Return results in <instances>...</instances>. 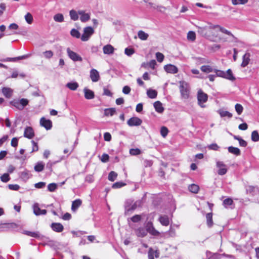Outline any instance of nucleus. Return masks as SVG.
Masks as SVG:
<instances>
[{
	"label": "nucleus",
	"instance_id": "obj_24",
	"mask_svg": "<svg viewBox=\"0 0 259 259\" xmlns=\"http://www.w3.org/2000/svg\"><path fill=\"white\" fill-rule=\"evenodd\" d=\"M154 107L155 110L158 113H162L164 111V108L162 106V103L160 101H156L154 102Z\"/></svg>",
	"mask_w": 259,
	"mask_h": 259
},
{
	"label": "nucleus",
	"instance_id": "obj_41",
	"mask_svg": "<svg viewBox=\"0 0 259 259\" xmlns=\"http://www.w3.org/2000/svg\"><path fill=\"white\" fill-rule=\"evenodd\" d=\"M117 177V174L114 171H111L108 175V179L111 182L114 181Z\"/></svg>",
	"mask_w": 259,
	"mask_h": 259
},
{
	"label": "nucleus",
	"instance_id": "obj_1",
	"mask_svg": "<svg viewBox=\"0 0 259 259\" xmlns=\"http://www.w3.org/2000/svg\"><path fill=\"white\" fill-rule=\"evenodd\" d=\"M142 205V201L141 200L135 202L132 199L127 200L124 204L125 214L126 215L131 214L137 208L141 207Z\"/></svg>",
	"mask_w": 259,
	"mask_h": 259
},
{
	"label": "nucleus",
	"instance_id": "obj_23",
	"mask_svg": "<svg viewBox=\"0 0 259 259\" xmlns=\"http://www.w3.org/2000/svg\"><path fill=\"white\" fill-rule=\"evenodd\" d=\"M31 56V54H27L19 56L15 58H7L6 59L2 60V61H15L18 60L25 59L29 58Z\"/></svg>",
	"mask_w": 259,
	"mask_h": 259
},
{
	"label": "nucleus",
	"instance_id": "obj_8",
	"mask_svg": "<svg viewBox=\"0 0 259 259\" xmlns=\"http://www.w3.org/2000/svg\"><path fill=\"white\" fill-rule=\"evenodd\" d=\"M67 53L69 57L74 61H82V58L75 52L71 51L69 48L67 49Z\"/></svg>",
	"mask_w": 259,
	"mask_h": 259
},
{
	"label": "nucleus",
	"instance_id": "obj_11",
	"mask_svg": "<svg viewBox=\"0 0 259 259\" xmlns=\"http://www.w3.org/2000/svg\"><path fill=\"white\" fill-rule=\"evenodd\" d=\"M40 124L44 127L47 130H50L52 127V122L49 119H46L44 117L41 118L40 120Z\"/></svg>",
	"mask_w": 259,
	"mask_h": 259
},
{
	"label": "nucleus",
	"instance_id": "obj_25",
	"mask_svg": "<svg viewBox=\"0 0 259 259\" xmlns=\"http://www.w3.org/2000/svg\"><path fill=\"white\" fill-rule=\"evenodd\" d=\"M2 91L4 95L7 98H10L12 95L13 90L9 88L4 87L2 89Z\"/></svg>",
	"mask_w": 259,
	"mask_h": 259
},
{
	"label": "nucleus",
	"instance_id": "obj_58",
	"mask_svg": "<svg viewBox=\"0 0 259 259\" xmlns=\"http://www.w3.org/2000/svg\"><path fill=\"white\" fill-rule=\"evenodd\" d=\"M156 57L159 62H161L163 60L164 55L161 53L157 52L156 53Z\"/></svg>",
	"mask_w": 259,
	"mask_h": 259
},
{
	"label": "nucleus",
	"instance_id": "obj_16",
	"mask_svg": "<svg viewBox=\"0 0 259 259\" xmlns=\"http://www.w3.org/2000/svg\"><path fill=\"white\" fill-rule=\"evenodd\" d=\"M90 77L92 81L97 82L100 79V75L98 71L95 69H92L90 71Z\"/></svg>",
	"mask_w": 259,
	"mask_h": 259
},
{
	"label": "nucleus",
	"instance_id": "obj_10",
	"mask_svg": "<svg viewBox=\"0 0 259 259\" xmlns=\"http://www.w3.org/2000/svg\"><path fill=\"white\" fill-rule=\"evenodd\" d=\"M142 121L137 117L131 118L127 122V124L130 126H139L141 124Z\"/></svg>",
	"mask_w": 259,
	"mask_h": 259
},
{
	"label": "nucleus",
	"instance_id": "obj_33",
	"mask_svg": "<svg viewBox=\"0 0 259 259\" xmlns=\"http://www.w3.org/2000/svg\"><path fill=\"white\" fill-rule=\"evenodd\" d=\"M201 70L205 73L214 72V69L209 65H203L201 67Z\"/></svg>",
	"mask_w": 259,
	"mask_h": 259
},
{
	"label": "nucleus",
	"instance_id": "obj_59",
	"mask_svg": "<svg viewBox=\"0 0 259 259\" xmlns=\"http://www.w3.org/2000/svg\"><path fill=\"white\" fill-rule=\"evenodd\" d=\"M125 54L128 56H131L134 53V50L132 48H126L124 50Z\"/></svg>",
	"mask_w": 259,
	"mask_h": 259
},
{
	"label": "nucleus",
	"instance_id": "obj_52",
	"mask_svg": "<svg viewBox=\"0 0 259 259\" xmlns=\"http://www.w3.org/2000/svg\"><path fill=\"white\" fill-rule=\"evenodd\" d=\"M248 2V0H232V3L234 5H244Z\"/></svg>",
	"mask_w": 259,
	"mask_h": 259
},
{
	"label": "nucleus",
	"instance_id": "obj_9",
	"mask_svg": "<svg viewBox=\"0 0 259 259\" xmlns=\"http://www.w3.org/2000/svg\"><path fill=\"white\" fill-rule=\"evenodd\" d=\"M217 167L219 168L218 174L219 175L223 176L225 175L227 172L226 165L222 161H218L217 162Z\"/></svg>",
	"mask_w": 259,
	"mask_h": 259
},
{
	"label": "nucleus",
	"instance_id": "obj_18",
	"mask_svg": "<svg viewBox=\"0 0 259 259\" xmlns=\"http://www.w3.org/2000/svg\"><path fill=\"white\" fill-rule=\"evenodd\" d=\"M136 235L139 237H144L147 235V231L143 227H139L135 229Z\"/></svg>",
	"mask_w": 259,
	"mask_h": 259
},
{
	"label": "nucleus",
	"instance_id": "obj_22",
	"mask_svg": "<svg viewBox=\"0 0 259 259\" xmlns=\"http://www.w3.org/2000/svg\"><path fill=\"white\" fill-rule=\"evenodd\" d=\"M250 54L249 53H246L243 56L242 62L241 63V66L245 67L246 66L250 61Z\"/></svg>",
	"mask_w": 259,
	"mask_h": 259
},
{
	"label": "nucleus",
	"instance_id": "obj_20",
	"mask_svg": "<svg viewBox=\"0 0 259 259\" xmlns=\"http://www.w3.org/2000/svg\"><path fill=\"white\" fill-rule=\"evenodd\" d=\"M103 50L105 54L111 55L114 53V48L111 45H107L104 46Z\"/></svg>",
	"mask_w": 259,
	"mask_h": 259
},
{
	"label": "nucleus",
	"instance_id": "obj_54",
	"mask_svg": "<svg viewBox=\"0 0 259 259\" xmlns=\"http://www.w3.org/2000/svg\"><path fill=\"white\" fill-rule=\"evenodd\" d=\"M168 130L165 126H162L160 129V134L163 137H165L168 134Z\"/></svg>",
	"mask_w": 259,
	"mask_h": 259
},
{
	"label": "nucleus",
	"instance_id": "obj_29",
	"mask_svg": "<svg viewBox=\"0 0 259 259\" xmlns=\"http://www.w3.org/2000/svg\"><path fill=\"white\" fill-rule=\"evenodd\" d=\"M138 36L140 39L142 40H146L147 39L149 34L145 33L143 30H140L138 32Z\"/></svg>",
	"mask_w": 259,
	"mask_h": 259
},
{
	"label": "nucleus",
	"instance_id": "obj_26",
	"mask_svg": "<svg viewBox=\"0 0 259 259\" xmlns=\"http://www.w3.org/2000/svg\"><path fill=\"white\" fill-rule=\"evenodd\" d=\"M82 201L80 199H76L72 203L71 209L75 211L81 204Z\"/></svg>",
	"mask_w": 259,
	"mask_h": 259
},
{
	"label": "nucleus",
	"instance_id": "obj_19",
	"mask_svg": "<svg viewBox=\"0 0 259 259\" xmlns=\"http://www.w3.org/2000/svg\"><path fill=\"white\" fill-rule=\"evenodd\" d=\"M158 220L163 226H167L169 224V220L168 217L166 215H160Z\"/></svg>",
	"mask_w": 259,
	"mask_h": 259
},
{
	"label": "nucleus",
	"instance_id": "obj_3",
	"mask_svg": "<svg viewBox=\"0 0 259 259\" xmlns=\"http://www.w3.org/2000/svg\"><path fill=\"white\" fill-rule=\"evenodd\" d=\"M180 91L181 96L184 99H188L189 96L190 88L188 83L185 81H180Z\"/></svg>",
	"mask_w": 259,
	"mask_h": 259
},
{
	"label": "nucleus",
	"instance_id": "obj_21",
	"mask_svg": "<svg viewBox=\"0 0 259 259\" xmlns=\"http://www.w3.org/2000/svg\"><path fill=\"white\" fill-rule=\"evenodd\" d=\"M83 92L84 93V97L85 99L90 100L94 98L95 94L93 91L85 88L83 89Z\"/></svg>",
	"mask_w": 259,
	"mask_h": 259
},
{
	"label": "nucleus",
	"instance_id": "obj_39",
	"mask_svg": "<svg viewBox=\"0 0 259 259\" xmlns=\"http://www.w3.org/2000/svg\"><path fill=\"white\" fill-rule=\"evenodd\" d=\"M25 234L28 236L35 238H39L40 237V234L38 232H31V231H26Z\"/></svg>",
	"mask_w": 259,
	"mask_h": 259
},
{
	"label": "nucleus",
	"instance_id": "obj_12",
	"mask_svg": "<svg viewBox=\"0 0 259 259\" xmlns=\"http://www.w3.org/2000/svg\"><path fill=\"white\" fill-rule=\"evenodd\" d=\"M164 70L169 73L175 74L178 72V68L174 65L167 64L164 66Z\"/></svg>",
	"mask_w": 259,
	"mask_h": 259
},
{
	"label": "nucleus",
	"instance_id": "obj_46",
	"mask_svg": "<svg viewBox=\"0 0 259 259\" xmlns=\"http://www.w3.org/2000/svg\"><path fill=\"white\" fill-rule=\"evenodd\" d=\"M25 20L29 24H32L33 20L32 15L30 13H27L25 16Z\"/></svg>",
	"mask_w": 259,
	"mask_h": 259
},
{
	"label": "nucleus",
	"instance_id": "obj_40",
	"mask_svg": "<svg viewBox=\"0 0 259 259\" xmlns=\"http://www.w3.org/2000/svg\"><path fill=\"white\" fill-rule=\"evenodd\" d=\"M53 18L56 22H62L64 21V16L60 13L55 15Z\"/></svg>",
	"mask_w": 259,
	"mask_h": 259
},
{
	"label": "nucleus",
	"instance_id": "obj_50",
	"mask_svg": "<svg viewBox=\"0 0 259 259\" xmlns=\"http://www.w3.org/2000/svg\"><path fill=\"white\" fill-rule=\"evenodd\" d=\"M167 234L170 237H175L176 235V233L175 231V229L171 226L170 227L169 230L166 232Z\"/></svg>",
	"mask_w": 259,
	"mask_h": 259
},
{
	"label": "nucleus",
	"instance_id": "obj_27",
	"mask_svg": "<svg viewBox=\"0 0 259 259\" xmlns=\"http://www.w3.org/2000/svg\"><path fill=\"white\" fill-rule=\"evenodd\" d=\"M158 257L159 253L156 250H153L151 248H150L148 251V258L149 259H154V257Z\"/></svg>",
	"mask_w": 259,
	"mask_h": 259
},
{
	"label": "nucleus",
	"instance_id": "obj_2",
	"mask_svg": "<svg viewBox=\"0 0 259 259\" xmlns=\"http://www.w3.org/2000/svg\"><path fill=\"white\" fill-rule=\"evenodd\" d=\"M214 72L215 73L217 76L221 77L232 81L235 79L232 70L230 69H228L226 72L218 69H214Z\"/></svg>",
	"mask_w": 259,
	"mask_h": 259
},
{
	"label": "nucleus",
	"instance_id": "obj_43",
	"mask_svg": "<svg viewBox=\"0 0 259 259\" xmlns=\"http://www.w3.org/2000/svg\"><path fill=\"white\" fill-rule=\"evenodd\" d=\"M251 140L253 142L259 141V134L257 131H253L251 133Z\"/></svg>",
	"mask_w": 259,
	"mask_h": 259
},
{
	"label": "nucleus",
	"instance_id": "obj_42",
	"mask_svg": "<svg viewBox=\"0 0 259 259\" xmlns=\"http://www.w3.org/2000/svg\"><path fill=\"white\" fill-rule=\"evenodd\" d=\"M141 216L140 215L136 214L132 217V218L128 219V222H130V220L134 223H138L141 220Z\"/></svg>",
	"mask_w": 259,
	"mask_h": 259
},
{
	"label": "nucleus",
	"instance_id": "obj_62",
	"mask_svg": "<svg viewBox=\"0 0 259 259\" xmlns=\"http://www.w3.org/2000/svg\"><path fill=\"white\" fill-rule=\"evenodd\" d=\"M103 91H104V93H103L104 95L107 96L109 97L112 96L113 94L111 92V91L109 89H108L106 87H104Z\"/></svg>",
	"mask_w": 259,
	"mask_h": 259
},
{
	"label": "nucleus",
	"instance_id": "obj_34",
	"mask_svg": "<svg viewBox=\"0 0 259 259\" xmlns=\"http://www.w3.org/2000/svg\"><path fill=\"white\" fill-rule=\"evenodd\" d=\"M116 112V109L114 108L106 109L104 110L105 116H113Z\"/></svg>",
	"mask_w": 259,
	"mask_h": 259
},
{
	"label": "nucleus",
	"instance_id": "obj_6",
	"mask_svg": "<svg viewBox=\"0 0 259 259\" xmlns=\"http://www.w3.org/2000/svg\"><path fill=\"white\" fill-rule=\"evenodd\" d=\"M94 32V30L91 27L89 26L85 27L83 29V33L81 36V40L83 41L88 40Z\"/></svg>",
	"mask_w": 259,
	"mask_h": 259
},
{
	"label": "nucleus",
	"instance_id": "obj_4",
	"mask_svg": "<svg viewBox=\"0 0 259 259\" xmlns=\"http://www.w3.org/2000/svg\"><path fill=\"white\" fill-rule=\"evenodd\" d=\"M197 98L198 104L201 108H205V105H204V103H206L208 100L207 95L204 93L201 90H199L197 92Z\"/></svg>",
	"mask_w": 259,
	"mask_h": 259
},
{
	"label": "nucleus",
	"instance_id": "obj_60",
	"mask_svg": "<svg viewBox=\"0 0 259 259\" xmlns=\"http://www.w3.org/2000/svg\"><path fill=\"white\" fill-rule=\"evenodd\" d=\"M8 187L10 190L15 191H17L20 188V186L17 184H9Z\"/></svg>",
	"mask_w": 259,
	"mask_h": 259
},
{
	"label": "nucleus",
	"instance_id": "obj_15",
	"mask_svg": "<svg viewBox=\"0 0 259 259\" xmlns=\"http://www.w3.org/2000/svg\"><path fill=\"white\" fill-rule=\"evenodd\" d=\"M24 136L29 139H32L34 136L33 130L31 127L27 126L25 128Z\"/></svg>",
	"mask_w": 259,
	"mask_h": 259
},
{
	"label": "nucleus",
	"instance_id": "obj_28",
	"mask_svg": "<svg viewBox=\"0 0 259 259\" xmlns=\"http://www.w3.org/2000/svg\"><path fill=\"white\" fill-rule=\"evenodd\" d=\"M228 149L230 153L234 154L237 156L240 155L241 154L240 150L238 148L230 146L228 147Z\"/></svg>",
	"mask_w": 259,
	"mask_h": 259
},
{
	"label": "nucleus",
	"instance_id": "obj_63",
	"mask_svg": "<svg viewBox=\"0 0 259 259\" xmlns=\"http://www.w3.org/2000/svg\"><path fill=\"white\" fill-rule=\"evenodd\" d=\"M233 200L231 198H227L224 200L223 203L225 206L231 205L233 203Z\"/></svg>",
	"mask_w": 259,
	"mask_h": 259
},
{
	"label": "nucleus",
	"instance_id": "obj_17",
	"mask_svg": "<svg viewBox=\"0 0 259 259\" xmlns=\"http://www.w3.org/2000/svg\"><path fill=\"white\" fill-rule=\"evenodd\" d=\"M33 212L36 215L46 214L47 213V210L46 209H40L37 203L33 205Z\"/></svg>",
	"mask_w": 259,
	"mask_h": 259
},
{
	"label": "nucleus",
	"instance_id": "obj_53",
	"mask_svg": "<svg viewBox=\"0 0 259 259\" xmlns=\"http://www.w3.org/2000/svg\"><path fill=\"white\" fill-rule=\"evenodd\" d=\"M219 30L222 32L225 33L228 35H230L234 38H235V36H234V35L230 31H228V30L226 29L225 28H223V27H222L221 26L220 27Z\"/></svg>",
	"mask_w": 259,
	"mask_h": 259
},
{
	"label": "nucleus",
	"instance_id": "obj_32",
	"mask_svg": "<svg viewBox=\"0 0 259 259\" xmlns=\"http://www.w3.org/2000/svg\"><path fill=\"white\" fill-rule=\"evenodd\" d=\"M45 167L44 163L42 162H38L34 166V170L37 172H40L43 170Z\"/></svg>",
	"mask_w": 259,
	"mask_h": 259
},
{
	"label": "nucleus",
	"instance_id": "obj_48",
	"mask_svg": "<svg viewBox=\"0 0 259 259\" xmlns=\"http://www.w3.org/2000/svg\"><path fill=\"white\" fill-rule=\"evenodd\" d=\"M0 179L3 182L7 183L10 181V177L9 176V174L5 173L1 176Z\"/></svg>",
	"mask_w": 259,
	"mask_h": 259
},
{
	"label": "nucleus",
	"instance_id": "obj_30",
	"mask_svg": "<svg viewBox=\"0 0 259 259\" xmlns=\"http://www.w3.org/2000/svg\"><path fill=\"white\" fill-rule=\"evenodd\" d=\"M78 13L74 10H71L69 12V15L71 20L76 21L78 19Z\"/></svg>",
	"mask_w": 259,
	"mask_h": 259
},
{
	"label": "nucleus",
	"instance_id": "obj_5",
	"mask_svg": "<svg viewBox=\"0 0 259 259\" xmlns=\"http://www.w3.org/2000/svg\"><path fill=\"white\" fill-rule=\"evenodd\" d=\"M10 104L20 110H22L28 105V100L26 99H21L20 100H14Z\"/></svg>",
	"mask_w": 259,
	"mask_h": 259
},
{
	"label": "nucleus",
	"instance_id": "obj_36",
	"mask_svg": "<svg viewBox=\"0 0 259 259\" xmlns=\"http://www.w3.org/2000/svg\"><path fill=\"white\" fill-rule=\"evenodd\" d=\"M66 87L72 91L76 90L78 87V84L76 82H68L66 84Z\"/></svg>",
	"mask_w": 259,
	"mask_h": 259
},
{
	"label": "nucleus",
	"instance_id": "obj_7",
	"mask_svg": "<svg viewBox=\"0 0 259 259\" xmlns=\"http://www.w3.org/2000/svg\"><path fill=\"white\" fill-rule=\"evenodd\" d=\"M145 227L147 233L149 232L150 234L153 236H158L159 234L158 231L154 228L151 222H147L146 224Z\"/></svg>",
	"mask_w": 259,
	"mask_h": 259
},
{
	"label": "nucleus",
	"instance_id": "obj_56",
	"mask_svg": "<svg viewBox=\"0 0 259 259\" xmlns=\"http://www.w3.org/2000/svg\"><path fill=\"white\" fill-rule=\"evenodd\" d=\"M125 185V183L121 182H116L112 185V188L114 189H117L122 187Z\"/></svg>",
	"mask_w": 259,
	"mask_h": 259
},
{
	"label": "nucleus",
	"instance_id": "obj_51",
	"mask_svg": "<svg viewBox=\"0 0 259 259\" xmlns=\"http://www.w3.org/2000/svg\"><path fill=\"white\" fill-rule=\"evenodd\" d=\"M70 34L73 37H76L77 38H78L80 37V34L79 32L75 29H72L71 30Z\"/></svg>",
	"mask_w": 259,
	"mask_h": 259
},
{
	"label": "nucleus",
	"instance_id": "obj_49",
	"mask_svg": "<svg viewBox=\"0 0 259 259\" xmlns=\"http://www.w3.org/2000/svg\"><path fill=\"white\" fill-rule=\"evenodd\" d=\"M235 109L238 115H240L243 110V106L240 104H236L235 106Z\"/></svg>",
	"mask_w": 259,
	"mask_h": 259
},
{
	"label": "nucleus",
	"instance_id": "obj_38",
	"mask_svg": "<svg viewBox=\"0 0 259 259\" xmlns=\"http://www.w3.org/2000/svg\"><path fill=\"white\" fill-rule=\"evenodd\" d=\"M206 220H207V224L208 227H210L212 226L213 221H212V213H208L206 215Z\"/></svg>",
	"mask_w": 259,
	"mask_h": 259
},
{
	"label": "nucleus",
	"instance_id": "obj_37",
	"mask_svg": "<svg viewBox=\"0 0 259 259\" xmlns=\"http://www.w3.org/2000/svg\"><path fill=\"white\" fill-rule=\"evenodd\" d=\"M188 189H189V190L190 192H191L192 193H197L199 191V187L197 185L191 184V185H189Z\"/></svg>",
	"mask_w": 259,
	"mask_h": 259
},
{
	"label": "nucleus",
	"instance_id": "obj_61",
	"mask_svg": "<svg viewBox=\"0 0 259 259\" xmlns=\"http://www.w3.org/2000/svg\"><path fill=\"white\" fill-rule=\"evenodd\" d=\"M208 148L209 149L217 151L219 150L220 147L217 144L213 143L208 146Z\"/></svg>",
	"mask_w": 259,
	"mask_h": 259
},
{
	"label": "nucleus",
	"instance_id": "obj_31",
	"mask_svg": "<svg viewBox=\"0 0 259 259\" xmlns=\"http://www.w3.org/2000/svg\"><path fill=\"white\" fill-rule=\"evenodd\" d=\"M208 30L207 26L198 27V32L203 36H207V31Z\"/></svg>",
	"mask_w": 259,
	"mask_h": 259
},
{
	"label": "nucleus",
	"instance_id": "obj_47",
	"mask_svg": "<svg viewBox=\"0 0 259 259\" xmlns=\"http://www.w3.org/2000/svg\"><path fill=\"white\" fill-rule=\"evenodd\" d=\"M149 5L151 6L152 7H153L154 9H156L160 12H163L165 10V8L162 6H153V4L151 3H149Z\"/></svg>",
	"mask_w": 259,
	"mask_h": 259
},
{
	"label": "nucleus",
	"instance_id": "obj_14",
	"mask_svg": "<svg viewBox=\"0 0 259 259\" xmlns=\"http://www.w3.org/2000/svg\"><path fill=\"white\" fill-rule=\"evenodd\" d=\"M52 229L56 232L60 233L64 230L63 226L59 223H53L51 225Z\"/></svg>",
	"mask_w": 259,
	"mask_h": 259
},
{
	"label": "nucleus",
	"instance_id": "obj_55",
	"mask_svg": "<svg viewBox=\"0 0 259 259\" xmlns=\"http://www.w3.org/2000/svg\"><path fill=\"white\" fill-rule=\"evenodd\" d=\"M57 188V185L56 183H51L48 186V189L50 192H54Z\"/></svg>",
	"mask_w": 259,
	"mask_h": 259
},
{
	"label": "nucleus",
	"instance_id": "obj_64",
	"mask_svg": "<svg viewBox=\"0 0 259 259\" xmlns=\"http://www.w3.org/2000/svg\"><path fill=\"white\" fill-rule=\"evenodd\" d=\"M18 138H13L11 141V146L14 147H16L18 146Z\"/></svg>",
	"mask_w": 259,
	"mask_h": 259
},
{
	"label": "nucleus",
	"instance_id": "obj_45",
	"mask_svg": "<svg viewBox=\"0 0 259 259\" xmlns=\"http://www.w3.org/2000/svg\"><path fill=\"white\" fill-rule=\"evenodd\" d=\"M187 39L191 41H194L196 39V34L194 31H190L187 34Z\"/></svg>",
	"mask_w": 259,
	"mask_h": 259
},
{
	"label": "nucleus",
	"instance_id": "obj_57",
	"mask_svg": "<svg viewBox=\"0 0 259 259\" xmlns=\"http://www.w3.org/2000/svg\"><path fill=\"white\" fill-rule=\"evenodd\" d=\"M141 153V151L140 149L136 148V149H131L130 150V153L132 155H137L140 154Z\"/></svg>",
	"mask_w": 259,
	"mask_h": 259
},
{
	"label": "nucleus",
	"instance_id": "obj_13",
	"mask_svg": "<svg viewBox=\"0 0 259 259\" xmlns=\"http://www.w3.org/2000/svg\"><path fill=\"white\" fill-rule=\"evenodd\" d=\"M78 14L80 16V20L82 22H86L90 19V14L86 13L83 10L78 11Z\"/></svg>",
	"mask_w": 259,
	"mask_h": 259
},
{
	"label": "nucleus",
	"instance_id": "obj_44",
	"mask_svg": "<svg viewBox=\"0 0 259 259\" xmlns=\"http://www.w3.org/2000/svg\"><path fill=\"white\" fill-rule=\"evenodd\" d=\"M219 114L221 117H228L229 118H231L233 116L232 114L227 111L225 110H220Z\"/></svg>",
	"mask_w": 259,
	"mask_h": 259
},
{
	"label": "nucleus",
	"instance_id": "obj_35",
	"mask_svg": "<svg viewBox=\"0 0 259 259\" xmlns=\"http://www.w3.org/2000/svg\"><path fill=\"white\" fill-rule=\"evenodd\" d=\"M147 96L151 99H154L156 98L157 93L155 90L149 89L147 92Z\"/></svg>",
	"mask_w": 259,
	"mask_h": 259
}]
</instances>
